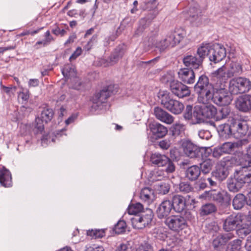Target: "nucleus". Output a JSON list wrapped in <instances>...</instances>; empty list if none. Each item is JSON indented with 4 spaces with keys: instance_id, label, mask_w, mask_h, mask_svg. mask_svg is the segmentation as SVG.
<instances>
[{
    "instance_id": "obj_1",
    "label": "nucleus",
    "mask_w": 251,
    "mask_h": 251,
    "mask_svg": "<svg viewBox=\"0 0 251 251\" xmlns=\"http://www.w3.org/2000/svg\"><path fill=\"white\" fill-rule=\"evenodd\" d=\"M216 113V108L211 104L197 105L195 107L194 110L192 105H188L186 107L184 117L189 120L191 124L195 125L203 122L205 119L213 117Z\"/></svg>"
},
{
    "instance_id": "obj_2",
    "label": "nucleus",
    "mask_w": 251,
    "mask_h": 251,
    "mask_svg": "<svg viewBox=\"0 0 251 251\" xmlns=\"http://www.w3.org/2000/svg\"><path fill=\"white\" fill-rule=\"evenodd\" d=\"M242 227V232L245 235L251 232V211L248 214L231 215L228 216L223 224V229L226 231L235 230L237 226Z\"/></svg>"
},
{
    "instance_id": "obj_3",
    "label": "nucleus",
    "mask_w": 251,
    "mask_h": 251,
    "mask_svg": "<svg viewBox=\"0 0 251 251\" xmlns=\"http://www.w3.org/2000/svg\"><path fill=\"white\" fill-rule=\"evenodd\" d=\"M251 182V165L242 167L234 173L227 181V186L230 192H238L246 183Z\"/></svg>"
},
{
    "instance_id": "obj_4",
    "label": "nucleus",
    "mask_w": 251,
    "mask_h": 251,
    "mask_svg": "<svg viewBox=\"0 0 251 251\" xmlns=\"http://www.w3.org/2000/svg\"><path fill=\"white\" fill-rule=\"evenodd\" d=\"M186 35L183 30L171 33L168 35L165 38L161 40H154L151 38L152 46L158 49L160 51L165 50L169 47H173L178 44Z\"/></svg>"
},
{
    "instance_id": "obj_5",
    "label": "nucleus",
    "mask_w": 251,
    "mask_h": 251,
    "mask_svg": "<svg viewBox=\"0 0 251 251\" xmlns=\"http://www.w3.org/2000/svg\"><path fill=\"white\" fill-rule=\"evenodd\" d=\"M194 90L198 95V100L199 102L204 103L207 98L210 96L211 93L214 90V86L209 81L208 78L204 75H201L194 86Z\"/></svg>"
},
{
    "instance_id": "obj_6",
    "label": "nucleus",
    "mask_w": 251,
    "mask_h": 251,
    "mask_svg": "<svg viewBox=\"0 0 251 251\" xmlns=\"http://www.w3.org/2000/svg\"><path fill=\"white\" fill-rule=\"evenodd\" d=\"M232 94L225 89L224 86H220L219 89L214 88V90L210 94V96L207 98L204 104H208L213 102L219 106H226L229 104L233 98Z\"/></svg>"
},
{
    "instance_id": "obj_7",
    "label": "nucleus",
    "mask_w": 251,
    "mask_h": 251,
    "mask_svg": "<svg viewBox=\"0 0 251 251\" xmlns=\"http://www.w3.org/2000/svg\"><path fill=\"white\" fill-rule=\"evenodd\" d=\"M115 86L109 85L106 88H103L100 92L95 94L92 99V105L91 111L92 112L99 113V111L103 109V104L112 94L116 93L114 90Z\"/></svg>"
},
{
    "instance_id": "obj_8",
    "label": "nucleus",
    "mask_w": 251,
    "mask_h": 251,
    "mask_svg": "<svg viewBox=\"0 0 251 251\" xmlns=\"http://www.w3.org/2000/svg\"><path fill=\"white\" fill-rule=\"evenodd\" d=\"M158 97L161 104L168 110L175 114H179L183 110L184 106L180 101L171 98L167 91H161Z\"/></svg>"
},
{
    "instance_id": "obj_9",
    "label": "nucleus",
    "mask_w": 251,
    "mask_h": 251,
    "mask_svg": "<svg viewBox=\"0 0 251 251\" xmlns=\"http://www.w3.org/2000/svg\"><path fill=\"white\" fill-rule=\"evenodd\" d=\"M251 89V81L246 77H238L229 82L228 91L232 95L248 92Z\"/></svg>"
},
{
    "instance_id": "obj_10",
    "label": "nucleus",
    "mask_w": 251,
    "mask_h": 251,
    "mask_svg": "<svg viewBox=\"0 0 251 251\" xmlns=\"http://www.w3.org/2000/svg\"><path fill=\"white\" fill-rule=\"evenodd\" d=\"M153 217L152 210L150 208H146L140 214L132 217L131 222L133 228L141 229L151 225Z\"/></svg>"
},
{
    "instance_id": "obj_11",
    "label": "nucleus",
    "mask_w": 251,
    "mask_h": 251,
    "mask_svg": "<svg viewBox=\"0 0 251 251\" xmlns=\"http://www.w3.org/2000/svg\"><path fill=\"white\" fill-rule=\"evenodd\" d=\"M200 198L213 200L225 205L228 204L231 201L230 196L226 192L214 190L204 192L200 196Z\"/></svg>"
},
{
    "instance_id": "obj_12",
    "label": "nucleus",
    "mask_w": 251,
    "mask_h": 251,
    "mask_svg": "<svg viewBox=\"0 0 251 251\" xmlns=\"http://www.w3.org/2000/svg\"><path fill=\"white\" fill-rule=\"evenodd\" d=\"M151 162L158 167L167 166L166 172L171 173L175 171V166L173 162L167 156L159 153H152L151 156Z\"/></svg>"
},
{
    "instance_id": "obj_13",
    "label": "nucleus",
    "mask_w": 251,
    "mask_h": 251,
    "mask_svg": "<svg viewBox=\"0 0 251 251\" xmlns=\"http://www.w3.org/2000/svg\"><path fill=\"white\" fill-rule=\"evenodd\" d=\"M165 223L170 230L176 232H179L188 226L186 219L179 215L168 217Z\"/></svg>"
},
{
    "instance_id": "obj_14",
    "label": "nucleus",
    "mask_w": 251,
    "mask_h": 251,
    "mask_svg": "<svg viewBox=\"0 0 251 251\" xmlns=\"http://www.w3.org/2000/svg\"><path fill=\"white\" fill-rule=\"evenodd\" d=\"M170 89L173 94L179 98H183L190 95L189 88L178 81L171 82Z\"/></svg>"
},
{
    "instance_id": "obj_15",
    "label": "nucleus",
    "mask_w": 251,
    "mask_h": 251,
    "mask_svg": "<svg viewBox=\"0 0 251 251\" xmlns=\"http://www.w3.org/2000/svg\"><path fill=\"white\" fill-rule=\"evenodd\" d=\"M181 146L185 154L190 158H197L201 154V149L189 140H184Z\"/></svg>"
},
{
    "instance_id": "obj_16",
    "label": "nucleus",
    "mask_w": 251,
    "mask_h": 251,
    "mask_svg": "<svg viewBox=\"0 0 251 251\" xmlns=\"http://www.w3.org/2000/svg\"><path fill=\"white\" fill-rule=\"evenodd\" d=\"M231 121L232 135L235 138H239L246 134L248 126L245 122L234 119H232Z\"/></svg>"
},
{
    "instance_id": "obj_17",
    "label": "nucleus",
    "mask_w": 251,
    "mask_h": 251,
    "mask_svg": "<svg viewBox=\"0 0 251 251\" xmlns=\"http://www.w3.org/2000/svg\"><path fill=\"white\" fill-rule=\"evenodd\" d=\"M226 56V49L220 44L213 45L212 46L209 60L215 63L222 60Z\"/></svg>"
},
{
    "instance_id": "obj_18",
    "label": "nucleus",
    "mask_w": 251,
    "mask_h": 251,
    "mask_svg": "<svg viewBox=\"0 0 251 251\" xmlns=\"http://www.w3.org/2000/svg\"><path fill=\"white\" fill-rule=\"evenodd\" d=\"M235 106L242 112H247L251 110V96L244 95L238 98L235 101Z\"/></svg>"
},
{
    "instance_id": "obj_19",
    "label": "nucleus",
    "mask_w": 251,
    "mask_h": 251,
    "mask_svg": "<svg viewBox=\"0 0 251 251\" xmlns=\"http://www.w3.org/2000/svg\"><path fill=\"white\" fill-rule=\"evenodd\" d=\"M185 66L192 70L200 69L202 68V62L195 55H187L183 59Z\"/></svg>"
},
{
    "instance_id": "obj_20",
    "label": "nucleus",
    "mask_w": 251,
    "mask_h": 251,
    "mask_svg": "<svg viewBox=\"0 0 251 251\" xmlns=\"http://www.w3.org/2000/svg\"><path fill=\"white\" fill-rule=\"evenodd\" d=\"M179 78L185 83L192 84L195 82V74L193 70L182 68L178 72Z\"/></svg>"
},
{
    "instance_id": "obj_21",
    "label": "nucleus",
    "mask_w": 251,
    "mask_h": 251,
    "mask_svg": "<svg viewBox=\"0 0 251 251\" xmlns=\"http://www.w3.org/2000/svg\"><path fill=\"white\" fill-rule=\"evenodd\" d=\"M172 205L171 201L164 200L156 210V214L158 217L162 219L167 216L173 208Z\"/></svg>"
},
{
    "instance_id": "obj_22",
    "label": "nucleus",
    "mask_w": 251,
    "mask_h": 251,
    "mask_svg": "<svg viewBox=\"0 0 251 251\" xmlns=\"http://www.w3.org/2000/svg\"><path fill=\"white\" fill-rule=\"evenodd\" d=\"M234 237L232 232H228L219 234L213 241V246L214 248H217L225 245L229 240Z\"/></svg>"
},
{
    "instance_id": "obj_23",
    "label": "nucleus",
    "mask_w": 251,
    "mask_h": 251,
    "mask_svg": "<svg viewBox=\"0 0 251 251\" xmlns=\"http://www.w3.org/2000/svg\"><path fill=\"white\" fill-rule=\"evenodd\" d=\"M154 114L158 120L167 124H171L174 122L173 116L161 108L155 107Z\"/></svg>"
},
{
    "instance_id": "obj_24",
    "label": "nucleus",
    "mask_w": 251,
    "mask_h": 251,
    "mask_svg": "<svg viewBox=\"0 0 251 251\" xmlns=\"http://www.w3.org/2000/svg\"><path fill=\"white\" fill-rule=\"evenodd\" d=\"M212 46V45L210 43H203L197 49V54L198 55L199 59L202 62L206 56L209 58Z\"/></svg>"
},
{
    "instance_id": "obj_25",
    "label": "nucleus",
    "mask_w": 251,
    "mask_h": 251,
    "mask_svg": "<svg viewBox=\"0 0 251 251\" xmlns=\"http://www.w3.org/2000/svg\"><path fill=\"white\" fill-rule=\"evenodd\" d=\"M140 198L142 201L150 205L155 199L154 191L149 187H145L140 192Z\"/></svg>"
},
{
    "instance_id": "obj_26",
    "label": "nucleus",
    "mask_w": 251,
    "mask_h": 251,
    "mask_svg": "<svg viewBox=\"0 0 251 251\" xmlns=\"http://www.w3.org/2000/svg\"><path fill=\"white\" fill-rule=\"evenodd\" d=\"M150 128L152 134L158 138L164 137L167 133V129L159 123H154L150 125Z\"/></svg>"
},
{
    "instance_id": "obj_27",
    "label": "nucleus",
    "mask_w": 251,
    "mask_h": 251,
    "mask_svg": "<svg viewBox=\"0 0 251 251\" xmlns=\"http://www.w3.org/2000/svg\"><path fill=\"white\" fill-rule=\"evenodd\" d=\"M172 203L173 205L172 207L176 212H181L185 208V199L180 195H176L174 196Z\"/></svg>"
},
{
    "instance_id": "obj_28",
    "label": "nucleus",
    "mask_w": 251,
    "mask_h": 251,
    "mask_svg": "<svg viewBox=\"0 0 251 251\" xmlns=\"http://www.w3.org/2000/svg\"><path fill=\"white\" fill-rule=\"evenodd\" d=\"M0 183L5 187H9L12 186L11 173L5 168L0 170Z\"/></svg>"
},
{
    "instance_id": "obj_29",
    "label": "nucleus",
    "mask_w": 251,
    "mask_h": 251,
    "mask_svg": "<svg viewBox=\"0 0 251 251\" xmlns=\"http://www.w3.org/2000/svg\"><path fill=\"white\" fill-rule=\"evenodd\" d=\"M243 144V141H238L234 142H225L221 146L225 154H230L239 147L242 146Z\"/></svg>"
},
{
    "instance_id": "obj_30",
    "label": "nucleus",
    "mask_w": 251,
    "mask_h": 251,
    "mask_svg": "<svg viewBox=\"0 0 251 251\" xmlns=\"http://www.w3.org/2000/svg\"><path fill=\"white\" fill-rule=\"evenodd\" d=\"M217 131L220 136L224 138H227L232 135V123L230 125L226 124L220 125L217 127Z\"/></svg>"
},
{
    "instance_id": "obj_31",
    "label": "nucleus",
    "mask_w": 251,
    "mask_h": 251,
    "mask_svg": "<svg viewBox=\"0 0 251 251\" xmlns=\"http://www.w3.org/2000/svg\"><path fill=\"white\" fill-rule=\"evenodd\" d=\"M200 174V167L197 165H193L188 168L186 171V177L191 181L196 180Z\"/></svg>"
},
{
    "instance_id": "obj_32",
    "label": "nucleus",
    "mask_w": 251,
    "mask_h": 251,
    "mask_svg": "<svg viewBox=\"0 0 251 251\" xmlns=\"http://www.w3.org/2000/svg\"><path fill=\"white\" fill-rule=\"evenodd\" d=\"M228 72L229 73V69L226 64L216 70L214 74L218 78L222 79L225 82L232 77L231 75L228 74Z\"/></svg>"
},
{
    "instance_id": "obj_33",
    "label": "nucleus",
    "mask_w": 251,
    "mask_h": 251,
    "mask_svg": "<svg viewBox=\"0 0 251 251\" xmlns=\"http://www.w3.org/2000/svg\"><path fill=\"white\" fill-rule=\"evenodd\" d=\"M62 73L66 79H71L76 76L75 67L72 64H66L62 69Z\"/></svg>"
},
{
    "instance_id": "obj_34",
    "label": "nucleus",
    "mask_w": 251,
    "mask_h": 251,
    "mask_svg": "<svg viewBox=\"0 0 251 251\" xmlns=\"http://www.w3.org/2000/svg\"><path fill=\"white\" fill-rule=\"evenodd\" d=\"M148 176L151 182L161 180L165 177L164 172L159 169H155L150 172Z\"/></svg>"
},
{
    "instance_id": "obj_35",
    "label": "nucleus",
    "mask_w": 251,
    "mask_h": 251,
    "mask_svg": "<svg viewBox=\"0 0 251 251\" xmlns=\"http://www.w3.org/2000/svg\"><path fill=\"white\" fill-rule=\"evenodd\" d=\"M154 17L155 15L151 14L150 17H145L141 19L139 22V27L135 32V35L137 36L140 35L151 20Z\"/></svg>"
},
{
    "instance_id": "obj_36",
    "label": "nucleus",
    "mask_w": 251,
    "mask_h": 251,
    "mask_svg": "<svg viewBox=\"0 0 251 251\" xmlns=\"http://www.w3.org/2000/svg\"><path fill=\"white\" fill-rule=\"evenodd\" d=\"M229 71L228 74L231 75L232 77L234 75L241 74L242 72V68L240 64L237 62L232 61L230 63L226 64Z\"/></svg>"
},
{
    "instance_id": "obj_37",
    "label": "nucleus",
    "mask_w": 251,
    "mask_h": 251,
    "mask_svg": "<svg viewBox=\"0 0 251 251\" xmlns=\"http://www.w3.org/2000/svg\"><path fill=\"white\" fill-rule=\"evenodd\" d=\"M213 175L219 180L222 181L226 179L228 176V172L225 167L222 165L218 166L216 171L213 173Z\"/></svg>"
},
{
    "instance_id": "obj_38",
    "label": "nucleus",
    "mask_w": 251,
    "mask_h": 251,
    "mask_svg": "<svg viewBox=\"0 0 251 251\" xmlns=\"http://www.w3.org/2000/svg\"><path fill=\"white\" fill-rule=\"evenodd\" d=\"M245 203V197L243 194H238L233 199L232 205L235 209H241Z\"/></svg>"
},
{
    "instance_id": "obj_39",
    "label": "nucleus",
    "mask_w": 251,
    "mask_h": 251,
    "mask_svg": "<svg viewBox=\"0 0 251 251\" xmlns=\"http://www.w3.org/2000/svg\"><path fill=\"white\" fill-rule=\"evenodd\" d=\"M53 116V111L52 109L49 107H45L42 110L39 118L47 123L51 120Z\"/></svg>"
},
{
    "instance_id": "obj_40",
    "label": "nucleus",
    "mask_w": 251,
    "mask_h": 251,
    "mask_svg": "<svg viewBox=\"0 0 251 251\" xmlns=\"http://www.w3.org/2000/svg\"><path fill=\"white\" fill-rule=\"evenodd\" d=\"M143 205L137 202L134 204H130L127 209V212L130 215H138L139 213H142L144 210Z\"/></svg>"
},
{
    "instance_id": "obj_41",
    "label": "nucleus",
    "mask_w": 251,
    "mask_h": 251,
    "mask_svg": "<svg viewBox=\"0 0 251 251\" xmlns=\"http://www.w3.org/2000/svg\"><path fill=\"white\" fill-rule=\"evenodd\" d=\"M217 210V208L215 204L211 203H207L203 205L200 209V214L201 215H207L215 212Z\"/></svg>"
},
{
    "instance_id": "obj_42",
    "label": "nucleus",
    "mask_w": 251,
    "mask_h": 251,
    "mask_svg": "<svg viewBox=\"0 0 251 251\" xmlns=\"http://www.w3.org/2000/svg\"><path fill=\"white\" fill-rule=\"evenodd\" d=\"M214 165V162L210 159H207L200 163V170L203 174H207L211 170Z\"/></svg>"
},
{
    "instance_id": "obj_43",
    "label": "nucleus",
    "mask_w": 251,
    "mask_h": 251,
    "mask_svg": "<svg viewBox=\"0 0 251 251\" xmlns=\"http://www.w3.org/2000/svg\"><path fill=\"white\" fill-rule=\"evenodd\" d=\"M124 54V51L122 47H119L116 48L109 59L112 64L113 65L116 63L120 58H122Z\"/></svg>"
},
{
    "instance_id": "obj_44",
    "label": "nucleus",
    "mask_w": 251,
    "mask_h": 251,
    "mask_svg": "<svg viewBox=\"0 0 251 251\" xmlns=\"http://www.w3.org/2000/svg\"><path fill=\"white\" fill-rule=\"evenodd\" d=\"M22 90L18 94V99L19 102L26 104L29 98V92L27 89L21 88Z\"/></svg>"
},
{
    "instance_id": "obj_45",
    "label": "nucleus",
    "mask_w": 251,
    "mask_h": 251,
    "mask_svg": "<svg viewBox=\"0 0 251 251\" xmlns=\"http://www.w3.org/2000/svg\"><path fill=\"white\" fill-rule=\"evenodd\" d=\"M242 241L240 239L234 240L227 246L226 251H240Z\"/></svg>"
},
{
    "instance_id": "obj_46",
    "label": "nucleus",
    "mask_w": 251,
    "mask_h": 251,
    "mask_svg": "<svg viewBox=\"0 0 251 251\" xmlns=\"http://www.w3.org/2000/svg\"><path fill=\"white\" fill-rule=\"evenodd\" d=\"M216 114L217 120H221L227 118L230 115V110L228 107H225L220 110Z\"/></svg>"
},
{
    "instance_id": "obj_47",
    "label": "nucleus",
    "mask_w": 251,
    "mask_h": 251,
    "mask_svg": "<svg viewBox=\"0 0 251 251\" xmlns=\"http://www.w3.org/2000/svg\"><path fill=\"white\" fill-rule=\"evenodd\" d=\"M87 234L93 238H101L105 235V232L103 229H91L87 231Z\"/></svg>"
},
{
    "instance_id": "obj_48",
    "label": "nucleus",
    "mask_w": 251,
    "mask_h": 251,
    "mask_svg": "<svg viewBox=\"0 0 251 251\" xmlns=\"http://www.w3.org/2000/svg\"><path fill=\"white\" fill-rule=\"evenodd\" d=\"M126 223L124 221L120 220L115 226L114 231L117 234H121L126 231Z\"/></svg>"
},
{
    "instance_id": "obj_49",
    "label": "nucleus",
    "mask_w": 251,
    "mask_h": 251,
    "mask_svg": "<svg viewBox=\"0 0 251 251\" xmlns=\"http://www.w3.org/2000/svg\"><path fill=\"white\" fill-rule=\"evenodd\" d=\"M184 130V126L180 124H176L172 127L173 135L177 136L182 133Z\"/></svg>"
},
{
    "instance_id": "obj_50",
    "label": "nucleus",
    "mask_w": 251,
    "mask_h": 251,
    "mask_svg": "<svg viewBox=\"0 0 251 251\" xmlns=\"http://www.w3.org/2000/svg\"><path fill=\"white\" fill-rule=\"evenodd\" d=\"M74 79L72 83H73V87L74 89L80 90L83 89L85 87V84L81 81L80 79L76 77V76L75 78H73Z\"/></svg>"
},
{
    "instance_id": "obj_51",
    "label": "nucleus",
    "mask_w": 251,
    "mask_h": 251,
    "mask_svg": "<svg viewBox=\"0 0 251 251\" xmlns=\"http://www.w3.org/2000/svg\"><path fill=\"white\" fill-rule=\"evenodd\" d=\"M179 191L184 193L191 191L192 188L188 182H181L179 185Z\"/></svg>"
},
{
    "instance_id": "obj_52",
    "label": "nucleus",
    "mask_w": 251,
    "mask_h": 251,
    "mask_svg": "<svg viewBox=\"0 0 251 251\" xmlns=\"http://www.w3.org/2000/svg\"><path fill=\"white\" fill-rule=\"evenodd\" d=\"M170 189V186L168 183H161L158 187V191L159 193L164 195L167 194Z\"/></svg>"
},
{
    "instance_id": "obj_53",
    "label": "nucleus",
    "mask_w": 251,
    "mask_h": 251,
    "mask_svg": "<svg viewBox=\"0 0 251 251\" xmlns=\"http://www.w3.org/2000/svg\"><path fill=\"white\" fill-rule=\"evenodd\" d=\"M84 251H104V249L101 246L87 245L85 246Z\"/></svg>"
},
{
    "instance_id": "obj_54",
    "label": "nucleus",
    "mask_w": 251,
    "mask_h": 251,
    "mask_svg": "<svg viewBox=\"0 0 251 251\" xmlns=\"http://www.w3.org/2000/svg\"><path fill=\"white\" fill-rule=\"evenodd\" d=\"M189 20L192 22L198 18V10L194 7H191L189 11Z\"/></svg>"
},
{
    "instance_id": "obj_55",
    "label": "nucleus",
    "mask_w": 251,
    "mask_h": 251,
    "mask_svg": "<svg viewBox=\"0 0 251 251\" xmlns=\"http://www.w3.org/2000/svg\"><path fill=\"white\" fill-rule=\"evenodd\" d=\"M40 118H37L35 120V128L37 129V132H41L44 129L43 122Z\"/></svg>"
},
{
    "instance_id": "obj_56",
    "label": "nucleus",
    "mask_w": 251,
    "mask_h": 251,
    "mask_svg": "<svg viewBox=\"0 0 251 251\" xmlns=\"http://www.w3.org/2000/svg\"><path fill=\"white\" fill-rule=\"evenodd\" d=\"M50 141L54 142L55 141V138L53 137H51L50 134L45 135L42 138V145L45 147L48 144V143L50 142Z\"/></svg>"
},
{
    "instance_id": "obj_57",
    "label": "nucleus",
    "mask_w": 251,
    "mask_h": 251,
    "mask_svg": "<svg viewBox=\"0 0 251 251\" xmlns=\"http://www.w3.org/2000/svg\"><path fill=\"white\" fill-rule=\"evenodd\" d=\"M225 154L221 146L215 148L213 151V156L215 158H219L223 154Z\"/></svg>"
},
{
    "instance_id": "obj_58",
    "label": "nucleus",
    "mask_w": 251,
    "mask_h": 251,
    "mask_svg": "<svg viewBox=\"0 0 251 251\" xmlns=\"http://www.w3.org/2000/svg\"><path fill=\"white\" fill-rule=\"evenodd\" d=\"M97 35H94L91 39L88 41L87 45L84 47V49L86 50H89L93 45V44L97 41Z\"/></svg>"
},
{
    "instance_id": "obj_59",
    "label": "nucleus",
    "mask_w": 251,
    "mask_h": 251,
    "mask_svg": "<svg viewBox=\"0 0 251 251\" xmlns=\"http://www.w3.org/2000/svg\"><path fill=\"white\" fill-rule=\"evenodd\" d=\"M82 53V49L80 47H77L74 52L70 56L69 59L71 61L75 59Z\"/></svg>"
},
{
    "instance_id": "obj_60",
    "label": "nucleus",
    "mask_w": 251,
    "mask_h": 251,
    "mask_svg": "<svg viewBox=\"0 0 251 251\" xmlns=\"http://www.w3.org/2000/svg\"><path fill=\"white\" fill-rule=\"evenodd\" d=\"M99 64L103 67L113 65L110 60L108 61L104 58H100L99 61Z\"/></svg>"
},
{
    "instance_id": "obj_61",
    "label": "nucleus",
    "mask_w": 251,
    "mask_h": 251,
    "mask_svg": "<svg viewBox=\"0 0 251 251\" xmlns=\"http://www.w3.org/2000/svg\"><path fill=\"white\" fill-rule=\"evenodd\" d=\"M39 81L38 79H30L28 82L29 87H35L39 85Z\"/></svg>"
},
{
    "instance_id": "obj_62",
    "label": "nucleus",
    "mask_w": 251,
    "mask_h": 251,
    "mask_svg": "<svg viewBox=\"0 0 251 251\" xmlns=\"http://www.w3.org/2000/svg\"><path fill=\"white\" fill-rule=\"evenodd\" d=\"M16 88L14 87H7L5 86H2V91L6 94L10 95L11 94H13L15 92Z\"/></svg>"
},
{
    "instance_id": "obj_63",
    "label": "nucleus",
    "mask_w": 251,
    "mask_h": 251,
    "mask_svg": "<svg viewBox=\"0 0 251 251\" xmlns=\"http://www.w3.org/2000/svg\"><path fill=\"white\" fill-rule=\"evenodd\" d=\"M117 251H130V249L128 245L125 244H122L117 248Z\"/></svg>"
},
{
    "instance_id": "obj_64",
    "label": "nucleus",
    "mask_w": 251,
    "mask_h": 251,
    "mask_svg": "<svg viewBox=\"0 0 251 251\" xmlns=\"http://www.w3.org/2000/svg\"><path fill=\"white\" fill-rule=\"evenodd\" d=\"M245 248L247 251H251V235L248 237Z\"/></svg>"
}]
</instances>
